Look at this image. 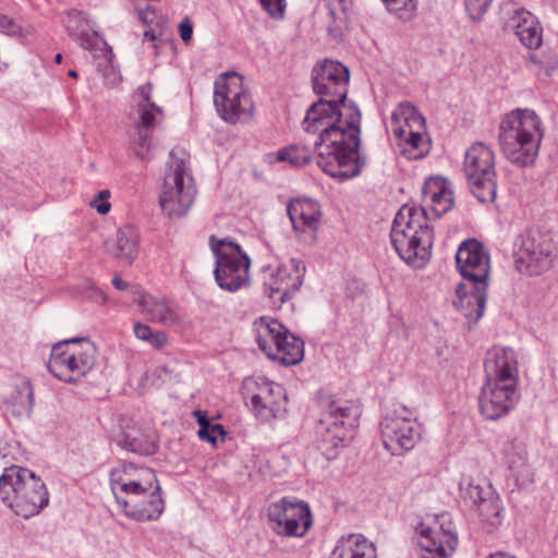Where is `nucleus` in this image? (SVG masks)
<instances>
[{"label":"nucleus","mask_w":558,"mask_h":558,"mask_svg":"<svg viewBox=\"0 0 558 558\" xmlns=\"http://www.w3.org/2000/svg\"><path fill=\"white\" fill-rule=\"evenodd\" d=\"M349 78V69L338 61L317 64L312 82L319 99L302 122L305 132L318 134L314 142L318 167L341 181L359 175L365 163L359 154L361 112L347 98Z\"/></svg>","instance_id":"nucleus-1"},{"label":"nucleus","mask_w":558,"mask_h":558,"mask_svg":"<svg viewBox=\"0 0 558 558\" xmlns=\"http://www.w3.org/2000/svg\"><path fill=\"white\" fill-rule=\"evenodd\" d=\"M484 368L486 383L480 395V410L486 418L495 421L507 415L520 399L515 352L510 348H492Z\"/></svg>","instance_id":"nucleus-2"},{"label":"nucleus","mask_w":558,"mask_h":558,"mask_svg":"<svg viewBox=\"0 0 558 558\" xmlns=\"http://www.w3.org/2000/svg\"><path fill=\"white\" fill-rule=\"evenodd\" d=\"M132 465H122L110 472V486L123 512L136 521L157 520L165 508L160 485L150 469L141 470L132 478Z\"/></svg>","instance_id":"nucleus-3"},{"label":"nucleus","mask_w":558,"mask_h":558,"mask_svg":"<svg viewBox=\"0 0 558 558\" xmlns=\"http://www.w3.org/2000/svg\"><path fill=\"white\" fill-rule=\"evenodd\" d=\"M427 220L424 208L405 204L392 222L391 244L400 258L415 268L423 267L430 257L434 234Z\"/></svg>","instance_id":"nucleus-4"},{"label":"nucleus","mask_w":558,"mask_h":558,"mask_svg":"<svg viewBox=\"0 0 558 558\" xmlns=\"http://www.w3.org/2000/svg\"><path fill=\"white\" fill-rule=\"evenodd\" d=\"M542 123L530 109H515L499 125V144L506 158L515 165H532L543 138Z\"/></svg>","instance_id":"nucleus-5"},{"label":"nucleus","mask_w":558,"mask_h":558,"mask_svg":"<svg viewBox=\"0 0 558 558\" xmlns=\"http://www.w3.org/2000/svg\"><path fill=\"white\" fill-rule=\"evenodd\" d=\"M0 499L15 514L28 519L48 505L49 494L45 483L33 471L11 465L0 476Z\"/></svg>","instance_id":"nucleus-6"},{"label":"nucleus","mask_w":558,"mask_h":558,"mask_svg":"<svg viewBox=\"0 0 558 558\" xmlns=\"http://www.w3.org/2000/svg\"><path fill=\"white\" fill-rule=\"evenodd\" d=\"M323 409L317 427L318 449L330 460L337 456V449L344 447L352 437L362 410L355 402L342 399H328L324 401Z\"/></svg>","instance_id":"nucleus-7"},{"label":"nucleus","mask_w":558,"mask_h":558,"mask_svg":"<svg viewBox=\"0 0 558 558\" xmlns=\"http://www.w3.org/2000/svg\"><path fill=\"white\" fill-rule=\"evenodd\" d=\"M195 196L196 186L187 162L174 158L171 153L159 196L162 211L170 218L182 217L193 205Z\"/></svg>","instance_id":"nucleus-8"},{"label":"nucleus","mask_w":558,"mask_h":558,"mask_svg":"<svg viewBox=\"0 0 558 558\" xmlns=\"http://www.w3.org/2000/svg\"><path fill=\"white\" fill-rule=\"evenodd\" d=\"M463 170L470 191L481 203H492L497 195L495 155L482 142L471 145L464 155Z\"/></svg>","instance_id":"nucleus-9"},{"label":"nucleus","mask_w":558,"mask_h":558,"mask_svg":"<svg viewBox=\"0 0 558 558\" xmlns=\"http://www.w3.org/2000/svg\"><path fill=\"white\" fill-rule=\"evenodd\" d=\"M210 247L216 258L214 274L218 286L229 292L247 286L251 259L240 245L211 236Z\"/></svg>","instance_id":"nucleus-10"},{"label":"nucleus","mask_w":558,"mask_h":558,"mask_svg":"<svg viewBox=\"0 0 558 558\" xmlns=\"http://www.w3.org/2000/svg\"><path fill=\"white\" fill-rule=\"evenodd\" d=\"M95 347L80 339L58 342L52 347L48 362L49 372L61 380L71 383L86 375L95 364Z\"/></svg>","instance_id":"nucleus-11"},{"label":"nucleus","mask_w":558,"mask_h":558,"mask_svg":"<svg viewBox=\"0 0 558 558\" xmlns=\"http://www.w3.org/2000/svg\"><path fill=\"white\" fill-rule=\"evenodd\" d=\"M391 129L401 142L402 154L409 159H420L427 154L429 142L426 138L425 118L408 101L401 102L391 114Z\"/></svg>","instance_id":"nucleus-12"},{"label":"nucleus","mask_w":558,"mask_h":558,"mask_svg":"<svg viewBox=\"0 0 558 558\" xmlns=\"http://www.w3.org/2000/svg\"><path fill=\"white\" fill-rule=\"evenodd\" d=\"M305 272L304 263L295 258L264 266L262 268V279L265 294L271 300L272 304H283L300 290Z\"/></svg>","instance_id":"nucleus-13"},{"label":"nucleus","mask_w":558,"mask_h":558,"mask_svg":"<svg viewBox=\"0 0 558 558\" xmlns=\"http://www.w3.org/2000/svg\"><path fill=\"white\" fill-rule=\"evenodd\" d=\"M214 104L219 117L232 124L251 118L254 110L242 77L236 73L226 74L215 83Z\"/></svg>","instance_id":"nucleus-14"},{"label":"nucleus","mask_w":558,"mask_h":558,"mask_svg":"<svg viewBox=\"0 0 558 558\" xmlns=\"http://www.w3.org/2000/svg\"><path fill=\"white\" fill-rule=\"evenodd\" d=\"M271 530L281 536L302 537L313 524L308 504L296 498L283 497L267 509Z\"/></svg>","instance_id":"nucleus-15"},{"label":"nucleus","mask_w":558,"mask_h":558,"mask_svg":"<svg viewBox=\"0 0 558 558\" xmlns=\"http://www.w3.org/2000/svg\"><path fill=\"white\" fill-rule=\"evenodd\" d=\"M558 255V246L550 235L529 231L520 239L515 251V267L522 274L537 276L549 269Z\"/></svg>","instance_id":"nucleus-16"},{"label":"nucleus","mask_w":558,"mask_h":558,"mask_svg":"<svg viewBox=\"0 0 558 558\" xmlns=\"http://www.w3.org/2000/svg\"><path fill=\"white\" fill-rule=\"evenodd\" d=\"M379 426L384 447L392 456H400L414 448L421 436L417 423L405 407L388 413Z\"/></svg>","instance_id":"nucleus-17"},{"label":"nucleus","mask_w":558,"mask_h":558,"mask_svg":"<svg viewBox=\"0 0 558 558\" xmlns=\"http://www.w3.org/2000/svg\"><path fill=\"white\" fill-rule=\"evenodd\" d=\"M416 533L424 551L423 558H449L458 545L452 522L445 513L437 515L432 524L420 523Z\"/></svg>","instance_id":"nucleus-18"},{"label":"nucleus","mask_w":558,"mask_h":558,"mask_svg":"<svg viewBox=\"0 0 558 558\" xmlns=\"http://www.w3.org/2000/svg\"><path fill=\"white\" fill-rule=\"evenodd\" d=\"M457 269L463 281L461 283H477V291L483 293L488 287L490 258L483 244L475 239L463 241L456 253Z\"/></svg>","instance_id":"nucleus-19"},{"label":"nucleus","mask_w":558,"mask_h":558,"mask_svg":"<svg viewBox=\"0 0 558 558\" xmlns=\"http://www.w3.org/2000/svg\"><path fill=\"white\" fill-rule=\"evenodd\" d=\"M153 85L146 83L137 89V112L138 120L135 123L134 134L132 135V147L135 155L142 160L151 158V131L155 126L157 114H161V109L150 100Z\"/></svg>","instance_id":"nucleus-20"},{"label":"nucleus","mask_w":558,"mask_h":558,"mask_svg":"<svg viewBox=\"0 0 558 558\" xmlns=\"http://www.w3.org/2000/svg\"><path fill=\"white\" fill-rule=\"evenodd\" d=\"M463 499L474 507L485 529L492 531L502 522V505L492 485L481 486L470 483L461 488Z\"/></svg>","instance_id":"nucleus-21"},{"label":"nucleus","mask_w":558,"mask_h":558,"mask_svg":"<svg viewBox=\"0 0 558 558\" xmlns=\"http://www.w3.org/2000/svg\"><path fill=\"white\" fill-rule=\"evenodd\" d=\"M2 408L17 421L31 417L34 407L33 385L26 376H13L2 396Z\"/></svg>","instance_id":"nucleus-22"},{"label":"nucleus","mask_w":558,"mask_h":558,"mask_svg":"<svg viewBox=\"0 0 558 558\" xmlns=\"http://www.w3.org/2000/svg\"><path fill=\"white\" fill-rule=\"evenodd\" d=\"M505 29L513 33L521 44L530 49H536L542 44V27L537 19L523 8L507 10Z\"/></svg>","instance_id":"nucleus-23"},{"label":"nucleus","mask_w":558,"mask_h":558,"mask_svg":"<svg viewBox=\"0 0 558 558\" xmlns=\"http://www.w3.org/2000/svg\"><path fill=\"white\" fill-rule=\"evenodd\" d=\"M287 402V396L281 385L263 379L258 384V392L251 398V403L256 415L264 421L277 417Z\"/></svg>","instance_id":"nucleus-24"},{"label":"nucleus","mask_w":558,"mask_h":558,"mask_svg":"<svg viewBox=\"0 0 558 558\" xmlns=\"http://www.w3.org/2000/svg\"><path fill=\"white\" fill-rule=\"evenodd\" d=\"M140 234L132 225L119 228L116 234L105 242V248L111 256L132 264L137 256Z\"/></svg>","instance_id":"nucleus-25"},{"label":"nucleus","mask_w":558,"mask_h":558,"mask_svg":"<svg viewBox=\"0 0 558 558\" xmlns=\"http://www.w3.org/2000/svg\"><path fill=\"white\" fill-rule=\"evenodd\" d=\"M487 288L485 287L483 293L478 292L477 283H459L456 289L457 300L453 302L456 308L460 311L465 318L474 324L483 316L486 299Z\"/></svg>","instance_id":"nucleus-26"},{"label":"nucleus","mask_w":558,"mask_h":558,"mask_svg":"<svg viewBox=\"0 0 558 558\" xmlns=\"http://www.w3.org/2000/svg\"><path fill=\"white\" fill-rule=\"evenodd\" d=\"M289 218L295 231H315L320 218V207L310 198H296L287 207Z\"/></svg>","instance_id":"nucleus-27"},{"label":"nucleus","mask_w":558,"mask_h":558,"mask_svg":"<svg viewBox=\"0 0 558 558\" xmlns=\"http://www.w3.org/2000/svg\"><path fill=\"white\" fill-rule=\"evenodd\" d=\"M422 194L424 202L430 203L436 217L442 216L453 206V193L445 179H427L422 187Z\"/></svg>","instance_id":"nucleus-28"},{"label":"nucleus","mask_w":558,"mask_h":558,"mask_svg":"<svg viewBox=\"0 0 558 558\" xmlns=\"http://www.w3.org/2000/svg\"><path fill=\"white\" fill-rule=\"evenodd\" d=\"M330 558H377L375 545L362 534L341 537Z\"/></svg>","instance_id":"nucleus-29"},{"label":"nucleus","mask_w":558,"mask_h":558,"mask_svg":"<svg viewBox=\"0 0 558 558\" xmlns=\"http://www.w3.org/2000/svg\"><path fill=\"white\" fill-rule=\"evenodd\" d=\"M117 444L122 449L141 456H150L157 451L154 438L137 427H128L118 438Z\"/></svg>","instance_id":"nucleus-30"},{"label":"nucleus","mask_w":558,"mask_h":558,"mask_svg":"<svg viewBox=\"0 0 558 558\" xmlns=\"http://www.w3.org/2000/svg\"><path fill=\"white\" fill-rule=\"evenodd\" d=\"M138 304L154 322L166 326H173L179 322L175 306L166 301L156 300L151 295H143L138 300Z\"/></svg>","instance_id":"nucleus-31"},{"label":"nucleus","mask_w":558,"mask_h":558,"mask_svg":"<svg viewBox=\"0 0 558 558\" xmlns=\"http://www.w3.org/2000/svg\"><path fill=\"white\" fill-rule=\"evenodd\" d=\"M304 356V342L292 335L289 330L281 339V345L278 350L269 353V359L278 361L282 365H295Z\"/></svg>","instance_id":"nucleus-32"},{"label":"nucleus","mask_w":558,"mask_h":558,"mask_svg":"<svg viewBox=\"0 0 558 558\" xmlns=\"http://www.w3.org/2000/svg\"><path fill=\"white\" fill-rule=\"evenodd\" d=\"M324 3L330 17L328 31L333 36H338L349 25V10L352 0H324Z\"/></svg>","instance_id":"nucleus-33"},{"label":"nucleus","mask_w":558,"mask_h":558,"mask_svg":"<svg viewBox=\"0 0 558 558\" xmlns=\"http://www.w3.org/2000/svg\"><path fill=\"white\" fill-rule=\"evenodd\" d=\"M557 57L554 52L531 53V70L541 80H547L557 66Z\"/></svg>","instance_id":"nucleus-34"},{"label":"nucleus","mask_w":558,"mask_h":558,"mask_svg":"<svg viewBox=\"0 0 558 558\" xmlns=\"http://www.w3.org/2000/svg\"><path fill=\"white\" fill-rule=\"evenodd\" d=\"M278 161H287L291 166L302 167L312 159V149L305 145H291L277 153Z\"/></svg>","instance_id":"nucleus-35"},{"label":"nucleus","mask_w":558,"mask_h":558,"mask_svg":"<svg viewBox=\"0 0 558 558\" xmlns=\"http://www.w3.org/2000/svg\"><path fill=\"white\" fill-rule=\"evenodd\" d=\"M507 462L515 482L520 486H527L533 483V472L530 465L526 463V459L522 454L517 457L508 456Z\"/></svg>","instance_id":"nucleus-36"},{"label":"nucleus","mask_w":558,"mask_h":558,"mask_svg":"<svg viewBox=\"0 0 558 558\" xmlns=\"http://www.w3.org/2000/svg\"><path fill=\"white\" fill-rule=\"evenodd\" d=\"M199 429L197 432L198 437L202 440H206L211 445H215L218 436L225 435V429L220 424H213L208 421L205 413L195 411Z\"/></svg>","instance_id":"nucleus-37"},{"label":"nucleus","mask_w":558,"mask_h":558,"mask_svg":"<svg viewBox=\"0 0 558 558\" xmlns=\"http://www.w3.org/2000/svg\"><path fill=\"white\" fill-rule=\"evenodd\" d=\"M388 11L402 21H410L417 10V0H383Z\"/></svg>","instance_id":"nucleus-38"},{"label":"nucleus","mask_w":558,"mask_h":558,"mask_svg":"<svg viewBox=\"0 0 558 558\" xmlns=\"http://www.w3.org/2000/svg\"><path fill=\"white\" fill-rule=\"evenodd\" d=\"M257 332V343L258 348L267 355L269 359V353L271 351L278 350L281 345V339L277 337H269V331H266L265 328H256Z\"/></svg>","instance_id":"nucleus-39"},{"label":"nucleus","mask_w":558,"mask_h":558,"mask_svg":"<svg viewBox=\"0 0 558 558\" xmlns=\"http://www.w3.org/2000/svg\"><path fill=\"white\" fill-rule=\"evenodd\" d=\"M255 328H265L266 331H269V337L282 338L288 329L278 320L269 319L266 317H262L258 322L255 323Z\"/></svg>","instance_id":"nucleus-40"},{"label":"nucleus","mask_w":558,"mask_h":558,"mask_svg":"<svg viewBox=\"0 0 558 558\" xmlns=\"http://www.w3.org/2000/svg\"><path fill=\"white\" fill-rule=\"evenodd\" d=\"M492 0H465V9L473 21L482 19Z\"/></svg>","instance_id":"nucleus-41"},{"label":"nucleus","mask_w":558,"mask_h":558,"mask_svg":"<svg viewBox=\"0 0 558 558\" xmlns=\"http://www.w3.org/2000/svg\"><path fill=\"white\" fill-rule=\"evenodd\" d=\"M260 3L270 17H283L286 10V0H260Z\"/></svg>","instance_id":"nucleus-42"},{"label":"nucleus","mask_w":558,"mask_h":558,"mask_svg":"<svg viewBox=\"0 0 558 558\" xmlns=\"http://www.w3.org/2000/svg\"><path fill=\"white\" fill-rule=\"evenodd\" d=\"M109 196L110 192L108 190L99 191L90 203V206L95 208L98 214L106 215L111 208L108 202Z\"/></svg>","instance_id":"nucleus-43"},{"label":"nucleus","mask_w":558,"mask_h":558,"mask_svg":"<svg viewBox=\"0 0 558 558\" xmlns=\"http://www.w3.org/2000/svg\"><path fill=\"white\" fill-rule=\"evenodd\" d=\"M83 289L87 293V296L96 303H104L106 301L105 293L96 287L92 280H85L83 282Z\"/></svg>","instance_id":"nucleus-44"},{"label":"nucleus","mask_w":558,"mask_h":558,"mask_svg":"<svg viewBox=\"0 0 558 558\" xmlns=\"http://www.w3.org/2000/svg\"><path fill=\"white\" fill-rule=\"evenodd\" d=\"M180 37L184 43H189L193 35V24L189 17H184L179 24Z\"/></svg>","instance_id":"nucleus-45"},{"label":"nucleus","mask_w":558,"mask_h":558,"mask_svg":"<svg viewBox=\"0 0 558 558\" xmlns=\"http://www.w3.org/2000/svg\"><path fill=\"white\" fill-rule=\"evenodd\" d=\"M145 341L155 349H161L167 343V335L163 331H153Z\"/></svg>","instance_id":"nucleus-46"},{"label":"nucleus","mask_w":558,"mask_h":558,"mask_svg":"<svg viewBox=\"0 0 558 558\" xmlns=\"http://www.w3.org/2000/svg\"><path fill=\"white\" fill-rule=\"evenodd\" d=\"M134 335L137 339L145 341L151 336L153 329L143 323H136L133 327Z\"/></svg>","instance_id":"nucleus-47"},{"label":"nucleus","mask_w":558,"mask_h":558,"mask_svg":"<svg viewBox=\"0 0 558 558\" xmlns=\"http://www.w3.org/2000/svg\"><path fill=\"white\" fill-rule=\"evenodd\" d=\"M112 284L117 290H126L129 284L121 277L114 276L112 279Z\"/></svg>","instance_id":"nucleus-48"},{"label":"nucleus","mask_w":558,"mask_h":558,"mask_svg":"<svg viewBox=\"0 0 558 558\" xmlns=\"http://www.w3.org/2000/svg\"><path fill=\"white\" fill-rule=\"evenodd\" d=\"M157 39V34L153 31V29H146L144 32V37H143V40H149V41H155Z\"/></svg>","instance_id":"nucleus-49"},{"label":"nucleus","mask_w":558,"mask_h":558,"mask_svg":"<svg viewBox=\"0 0 558 558\" xmlns=\"http://www.w3.org/2000/svg\"><path fill=\"white\" fill-rule=\"evenodd\" d=\"M153 14L151 12H149L148 10L147 11H143L140 13V19L146 23L147 22V19H148V15Z\"/></svg>","instance_id":"nucleus-50"},{"label":"nucleus","mask_w":558,"mask_h":558,"mask_svg":"<svg viewBox=\"0 0 558 558\" xmlns=\"http://www.w3.org/2000/svg\"><path fill=\"white\" fill-rule=\"evenodd\" d=\"M61 60H62V54H61V53H57V54H56V57H54V61H56L57 63H60V62H61Z\"/></svg>","instance_id":"nucleus-51"},{"label":"nucleus","mask_w":558,"mask_h":558,"mask_svg":"<svg viewBox=\"0 0 558 558\" xmlns=\"http://www.w3.org/2000/svg\"><path fill=\"white\" fill-rule=\"evenodd\" d=\"M68 74L71 77H76L77 76V73L74 70H70Z\"/></svg>","instance_id":"nucleus-52"}]
</instances>
